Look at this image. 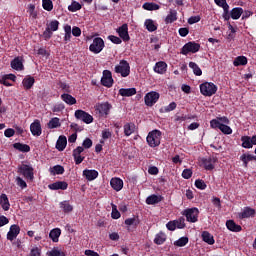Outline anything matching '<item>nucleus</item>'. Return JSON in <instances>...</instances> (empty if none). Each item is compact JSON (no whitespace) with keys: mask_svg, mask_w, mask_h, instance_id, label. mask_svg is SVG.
Returning a JSON list of instances; mask_svg holds the SVG:
<instances>
[{"mask_svg":"<svg viewBox=\"0 0 256 256\" xmlns=\"http://www.w3.org/2000/svg\"><path fill=\"white\" fill-rule=\"evenodd\" d=\"M189 67L193 70L194 75H196L197 77H201L203 75V71L201 70L199 65H197V63L190 62Z\"/></svg>","mask_w":256,"mask_h":256,"instance_id":"40","label":"nucleus"},{"mask_svg":"<svg viewBox=\"0 0 256 256\" xmlns=\"http://www.w3.org/2000/svg\"><path fill=\"white\" fill-rule=\"evenodd\" d=\"M177 10L170 9L169 14L165 18L166 25H169L171 23H175L177 21Z\"/></svg>","mask_w":256,"mask_h":256,"instance_id":"29","label":"nucleus"},{"mask_svg":"<svg viewBox=\"0 0 256 256\" xmlns=\"http://www.w3.org/2000/svg\"><path fill=\"white\" fill-rule=\"evenodd\" d=\"M202 240L208 245H215V238L207 231L202 232Z\"/></svg>","mask_w":256,"mask_h":256,"instance_id":"35","label":"nucleus"},{"mask_svg":"<svg viewBox=\"0 0 256 256\" xmlns=\"http://www.w3.org/2000/svg\"><path fill=\"white\" fill-rule=\"evenodd\" d=\"M81 4L77 1H73L71 5L68 6V11L71 13H75L77 11H81Z\"/></svg>","mask_w":256,"mask_h":256,"instance_id":"46","label":"nucleus"},{"mask_svg":"<svg viewBox=\"0 0 256 256\" xmlns=\"http://www.w3.org/2000/svg\"><path fill=\"white\" fill-rule=\"evenodd\" d=\"M154 73L158 75H165L167 73V63L165 61H159L154 66Z\"/></svg>","mask_w":256,"mask_h":256,"instance_id":"19","label":"nucleus"},{"mask_svg":"<svg viewBox=\"0 0 256 256\" xmlns=\"http://www.w3.org/2000/svg\"><path fill=\"white\" fill-rule=\"evenodd\" d=\"M201 49V44L190 41L186 43L180 50L181 55H189V53H198V51Z\"/></svg>","mask_w":256,"mask_h":256,"instance_id":"7","label":"nucleus"},{"mask_svg":"<svg viewBox=\"0 0 256 256\" xmlns=\"http://www.w3.org/2000/svg\"><path fill=\"white\" fill-rule=\"evenodd\" d=\"M247 63H248L247 57L238 56L234 59L233 65L234 67H241V65L244 66V65H247Z\"/></svg>","mask_w":256,"mask_h":256,"instance_id":"38","label":"nucleus"},{"mask_svg":"<svg viewBox=\"0 0 256 256\" xmlns=\"http://www.w3.org/2000/svg\"><path fill=\"white\" fill-rule=\"evenodd\" d=\"M255 209L251 207H245L242 212L238 214L239 219H249V217H255Z\"/></svg>","mask_w":256,"mask_h":256,"instance_id":"18","label":"nucleus"},{"mask_svg":"<svg viewBox=\"0 0 256 256\" xmlns=\"http://www.w3.org/2000/svg\"><path fill=\"white\" fill-rule=\"evenodd\" d=\"M12 69H15V71H23L25 69V66L23 65V60H21L20 57L14 58L10 63Z\"/></svg>","mask_w":256,"mask_h":256,"instance_id":"21","label":"nucleus"},{"mask_svg":"<svg viewBox=\"0 0 256 256\" xmlns=\"http://www.w3.org/2000/svg\"><path fill=\"white\" fill-rule=\"evenodd\" d=\"M72 35L74 37H81V28L77 27V26H74L72 28Z\"/></svg>","mask_w":256,"mask_h":256,"instance_id":"63","label":"nucleus"},{"mask_svg":"<svg viewBox=\"0 0 256 256\" xmlns=\"http://www.w3.org/2000/svg\"><path fill=\"white\" fill-rule=\"evenodd\" d=\"M110 185L114 191H121L123 189V180L121 178H112Z\"/></svg>","mask_w":256,"mask_h":256,"instance_id":"24","label":"nucleus"},{"mask_svg":"<svg viewBox=\"0 0 256 256\" xmlns=\"http://www.w3.org/2000/svg\"><path fill=\"white\" fill-rule=\"evenodd\" d=\"M145 26L147 31H149L150 33H153V31H157V26H155V22H153L152 19H147L145 21Z\"/></svg>","mask_w":256,"mask_h":256,"instance_id":"44","label":"nucleus"},{"mask_svg":"<svg viewBox=\"0 0 256 256\" xmlns=\"http://www.w3.org/2000/svg\"><path fill=\"white\" fill-rule=\"evenodd\" d=\"M19 233H21V228L19 227V225H12L9 232L7 233L8 241H14V239H17V235H19Z\"/></svg>","mask_w":256,"mask_h":256,"instance_id":"17","label":"nucleus"},{"mask_svg":"<svg viewBox=\"0 0 256 256\" xmlns=\"http://www.w3.org/2000/svg\"><path fill=\"white\" fill-rule=\"evenodd\" d=\"M182 215L186 217L188 223H197V221H199V208H187L182 212Z\"/></svg>","mask_w":256,"mask_h":256,"instance_id":"5","label":"nucleus"},{"mask_svg":"<svg viewBox=\"0 0 256 256\" xmlns=\"http://www.w3.org/2000/svg\"><path fill=\"white\" fill-rule=\"evenodd\" d=\"M108 39H109V41L114 43V45H121V43H123V41L121 40L122 38L117 37L115 35L108 36Z\"/></svg>","mask_w":256,"mask_h":256,"instance_id":"55","label":"nucleus"},{"mask_svg":"<svg viewBox=\"0 0 256 256\" xmlns=\"http://www.w3.org/2000/svg\"><path fill=\"white\" fill-rule=\"evenodd\" d=\"M35 168H33V165L31 164H24L18 166V173L20 175L24 176V178L27 179V181H33L35 179Z\"/></svg>","mask_w":256,"mask_h":256,"instance_id":"2","label":"nucleus"},{"mask_svg":"<svg viewBox=\"0 0 256 256\" xmlns=\"http://www.w3.org/2000/svg\"><path fill=\"white\" fill-rule=\"evenodd\" d=\"M189 243V238L188 237H181L178 240L174 242V245L176 247H185Z\"/></svg>","mask_w":256,"mask_h":256,"instance_id":"48","label":"nucleus"},{"mask_svg":"<svg viewBox=\"0 0 256 256\" xmlns=\"http://www.w3.org/2000/svg\"><path fill=\"white\" fill-rule=\"evenodd\" d=\"M50 239L53 243H59V237H61V230L59 228H54L49 233Z\"/></svg>","mask_w":256,"mask_h":256,"instance_id":"34","label":"nucleus"},{"mask_svg":"<svg viewBox=\"0 0 256 256\" xmlns=\"http://www.w3.org/2000/svg\"><path fill=\"white\" fill-rule=\"evenodd\" d=\"M22 85L26 91H29L35 85V78L33 76H26L22 81Z\"/></svg>","mask_w":256,"mask_h":256,"instance_id":"26","label":"nucleus"},{"mask_svg":"<svg viewBox=\"0 0 256 256\" xmlns=\"http://www.w3.org/2000/svg\"><path fill=\"white\" fill-rule=\"evenodd\" d=\"M16 185H18V187H21V189H27V182H25V180H23V178L21 177H16Z\"/></svg>","mask_w":256,"mask_h":256,"instance_id":"56","label":"nucleus"},{"mask_svg":"<svg viewBox=\"0 0 256 256\" xmlns=\"http://www.w3.org/2000/svg\"><path fill=\"white\" fill-rule=\"evenodd\" d=\"M195 187L197 189H200L201 191L207 189V184H205V181L201 180V179H197L195 181Z\"/></svg>","mask_w":256,"mask_h":256,"instance_id":"54","label":"nucleus"},{"mask_svg":"<svg viewBox=\"0 0 256 256\" xmlns=\"http://www.w3.org/2000/svg\"><path fill=\"white\" fill-rule=\"evenodd\" d=\"M240 161H242L244 167H249V161H251V154H242L240 156Z\"/></svg>","mask_w":256,"mask_h":256,"instance_id":"50","label":"nucleus"},{"mask_svg":"<svg viewBox=\"0 0 256 256\" xmlns=\"http://www.w3.org/2000/svg\"><path fill=\"white\" fill-rule=\"evenodd\" d=\"M112 219H119L121 217V213L119 210H117V205L112 204V213H111Z\"/></svg>","mask_w":256,"mask_h":256,"instance_id":"52","label":"nucleus"},{"mask_svg":"<svg viewBox=\"0 0 256 256\" xmlns=\"http://www.w3.org/2000/svg\"><path fill=\"white\" fill-rule=\"evenodd\" d=\"M48 256H65V254L58 248H53L50 252H48Z\"/></svg>","mask_w":256,"mask_h":256,"instance_id":"57","label":"nucleus"},{"mask_svg":"<svg viewBox=\"0 0 256 256\" xmlns=\"http://www.w3.org/2000/svg\"><path fill=\"white\" fill-rule=\"evenodd\" d=\"M241 15H243V8L241 7H235L230 11V17L234 21H237V19H241Z\"/></svg>","mask_w":256,"mask_h":256,"instance_id":"31","label":"nucleus"},{"mask_svg":"<svg viewBox=\"0 0 256 256\" xmlns=\"http://www.w3.org/2000/svg\"><path fill=\"white\" fill-rule=\"evenodd\" d=\"M226 227L229 231H232L233 233H239L242 231V227L241 225H238L237 223H235V221L233 220H228L226 221Z\"/></svg>","mask_w":256,"mask_h":256,"instance_id":"22","label":"nucleus"},{"mask_svg":"<svg viewBox=\"0 0 256 256\" xmlns=\"http://www.w3.org/2000/svg\"><path fill=\"white\" fill-rule=\"evenodd\" d=\"M177 109V103L172 102L168 106L160 109V113H170V111H175Z\"/></svg>","mask_w":256,"mask_h":256,"instance_id":"47","label":"nucleus"},{"mask_svg":"<svg viewBox=\"0 0 256 256\" xmlns=\"http://www.w3.org/2000/svg\"><path fill=\"white\" fill-rule=\"evenodd\" d=\"M83 149H91L93 147V140L86 138L82 143Z\"/></svg>","mask_w":256,"mask_h":256,"instance_id":"59","label":"nucleus"},{"mask_svg":"<svg viewBox=\"0 0 256 256\" xmlns=\"http://www.w3.org/2000/svg\"><path fill=\"white\" fill-rule=\"evenodd\" d=\"M83 177H85L87 181H95V179L99 177V172L97 170L85 169L83 170Z\"/></svg>","mask_w":256,"mask_h":256,"instance_id":"20","label":"nucleus"},{"mask_svg":"<svg viewBox=\"0 0 256 256\" xmlns=\"http://www.w3.org/2000/svg\"><path fill=\"white\" fill-rule=\"evenodd\" d=\"M69 187V184L65 181H56L50 185H48V189H51V191H66V189Z\"/></svg>","mask_w":256,"mask_h":256,"instance_id":"16","label":"nucleus"},{"mask_svg":"<svg viewBox=\"0 0 256 256\" xmlns=\"http://www.w3.org/2000/svg\"><path fill=\"white\" fill-rule=\"evenodd\" d=\"M119 95H121V97H133V95H137V89H135V88H121L119 90Z\"/></svg>","mask_w":256,"mask_h":256,"instance_id":"25","label":"nucleus"},{"mask_svg":"<svg viewBox=\"0 0 256 256\" xmlns=\"http://www.w3.org/2000/svg\"><path fill=\"white\" fill-rule=\"evenodd\" d=\"M142 9H144L145 11H159V9H161V6L153 2H145L142 5Z\"/></svg>","mask_w":256,"mask_h":256,"instance_id":"32","label":"nucleus"},{"mask_svg":"<svg viewBox=\"0 0 256 256\" xmlns=\"http://www.w3.org/2000/svg\"><path fill=\"white\" fill-rule=\"evenodd\" d=\"M42 37L45 41H49L53 37V32L49 31V28H46L45 31L42 34Z\"/></svg>","mask_w":256,"mask_h":256,"instance_id":"62","label":"nucleus"},{"mask_svg":"<svg viewBox=\"0 0 256 256\" xmlns=\"http://www.w3.org/2000/svg\"><path fill=\"white\" fill-rule=\"evenodd\" d=\"M49 29L50 32L59 31V21L58 20H52L46 27Z\"/></svg>","mask_w":256,"mask_h":256,"instance_id":"45","label":"nucleus"},{"mask_svg":"<svg viewBox=\"0 0 256 256\" xmlns=\"http://www.w3.org/2000/svg\"><path fill=\"white\" fill-rule=\"evenodd\" d=\"M14 149H16L17 151H20L21 153H29V151H31V147L27 144H23V143H14L13 144Z\"/></svg>","mask_w":256,"mask_h":256,"instance_id":"33","label":"nucleus"},{"mask_svg":"<svg viewBox=\"0 0 256 256\" xmlns=\"http://www.w3.org/2000/svg\"><path fill=\"white\" fill-rule=\"evenodd\" d=\"M30 131L34 137H41L43 129L41 128V121H39V119L34 120L30 124Z\"/></svg>","mask_w":256,"mask_h":256,"instance_id":"13","label":"nucleus"},{"mask_svg":"<svg viewBox=\"0 0 256 256\" xmlns=\"http://www.w3.org/2000/svg\"><path fill=\"white\" fill-rule=\"evenodd\" d=\"M117 33L124 42L130 41L131 37L129 36V26L127 24L120 26L117 29Z\"/></svg>","mask_w":256,"mask_h":256,"instance_id":"15","label":"nucleus"},{"mask_svg":"<svg viewBox=\"0 0 256 256\" xmlns=\"http://www.w3.org/2000/svg\"><path fill=\"white\" fill-rule=\"evenodd\" d=\"M50 173L51 175H63V173H65V168L61 165H55L50 168Z\"/></svg>","mask_w":256,"mask_h":256,"instance_id":"41","label":"nucleus"},{"mask_svg":"<svg viewBox=\"0 0 256 256\" xmlns=\"http://www.w3.org/2000/svg\"><path fill=\"white\" fill-rule=\"evenodd\" d=\"M101 85L104 87H113V78H101Z\"/></svg>","mask_w":256,"mask_h":256,"instance_id":"53","label":"nucleus"},{"mask_svg":"<svg viewBox=\"0 0 256 256\" xmlns=\"http://www.w3.org/2000/svg\"><path fill=\"white\" fill-rule=\"evenodd\" d=\"M146 141L149 147H159L161 145V132L159 130H152L148 133Z\"/></svg>","mask_w":256,"mask_h":256,"instance_id":"4","label":"nucleus"},{"mask_svg":"<svg viewBox=\"0 0 256 256\" xmlns=\"http://www.w3.org/2000/svg\"><path fill=\"white\" fill-rule=\"evenodd\" d=\"M60 209H62L63 213H71L73 211V205L69 204V201L65 200L60 202Z\"/></svg>","mask_w":256,"mask_h":256,"instance_id":"39","label":"nucleus"},{"mask_svg":"<svg viewBox=\"0 0 256 256\" xmlns=\"http://www.w3.org/2000/svg\"><path fill=\"white\" fill-rule=\"evenodd\" d=\"M0 205L3 211H9V209H11V203H9V197H7V194L0 195Z\"/></svg>","mask_w":256,"mask_h":256,"instance_id":"23","label":"nucleus"},{"mask_svg":"<svg viewBox=\"0 0 256 256\" xmlns=\"http://www.w3.org/2000/svg\"><path fill=\"white\" fill-rule=\"evenodd\" d=\"M125 225H127L128 227H131V225L133 227H138L139 223H141V221L139 220V217H133V218H128L125 220Z\"/></svg>","mask_w":256,"mask_h":256,"instance_id":"42","label":"nucleus"},{"mask_svg":"<svg viewBox=\"0 0 256 256\" xmlns=\"http://www.w3.org/2000/svg\"><path fill=\"white\" fill-rule=\"evenodd\" d=\"M135 133V124L134 123H126L124 125V135L129 137Z\"/></svg>","mask_w":256,"mask_h":256,"instance_id":"36","label":"nucleus"},{"mask_svg":"<svg viewBox=\"0 0 256 256\" xmlns=\"http://www.w3.org/2000/svg\"><path fill=\"white\" fill-rule=\"evenodd\" d=\"M5 137L11 138L15 135V130L13 128H8L4 131Z\"/></svg>","mask_w":256,"mask_h":256,"instance_id":"64","label":"nucleus"},{"mask_svg":"<svg viewBox=\"0 0 256 256\" xmlns=\"http://www.w3.org/2000/svg\"><path fill=\"white\" fill-rule=\"evenodd\" d=\"M217 85L213 82H204L200 84V93L204 97H213L217 93Z\"/></svg>","mask_w":256,"mask_h":256,"instance_id":"3","label":"nucleus"},{"mask_svg":"<svg viewBox=\"0 0 256 256\" xmlns=\"http://www.w3.org/2000/svg\"><path fill=\"white\" fill-rule=\"evenodd\" d=\"M94 109L98 117H103L104 119H107V117H109V113H111V109H113V105H111V103L109 102L97 103L94 106Z\"/></svg>","mask_w":256,"mask_h":256,"instance_id":"1","label":"nucleus"},{"mask_svg":"<svg viewBox=\"0 0 256 256\" xmlns=\"http://www.w3.org/2000/svg\"><path fill=\"white\" fill-rule=\"evenodd\" d=\"M42 7L45 11H53V1L42 0Z\"/></svg>","mask_w":256,"mask_h":256,"instance_id":"49","label":"nucleus"},{"mask_svg":"<svg viewBox=\"0 0 256 256\" xmlns=\"http://www.w3.org/2000/svg\"><path fill=\"white\" fill-rule=\"evenodd\" d=\"M199 21H201V16H191L189 19H188V24L189 25H195V23H199Z\"/></svg>","mask_w":256,"mask_h":256,"instance_id":"61","label":"nucleus"},{"mask_svg":"<svg viewBox=\"0 0 256 256\" xmlns=\"http://www.w3.org/2000/svg\"><path fill=\"white\" fill-rule=\"evenodd\" d=\"M159 93L155 91L148 92L144 97V103L147 107H153L159 101Z\"/></svg>","mask_w":256,"mask_h":256,"instance_id":"10","label":"nucleus"},{"mask_svg":"<svg viewBox=\"0 0 256 256\" xmlns=\"http://www.w3.org/2000/svg\"><path fill=\"white\" fill-rule=\"evenodd\" d=\"M103 49H105V41H103V38L101 37L94 38L92 44L89 46V51L95 55L101 53Z\"/></svg>","mask_w":256,"mask_h":256,"instance_id":"8","label":"nucleus"},{"mask_svg":"<svg viewBox=\"0 0 256 256\" xmlns=\"http://www.w3.org/2000/svg\"><path fill=\"white\" fill-rule=\"evenodd\" d=\"M65 147H67V137L61 135L56 142V149L59 151H65Z\"/></svg>","mask_w":256,"mask_h":256,"instance_id":"28","label":"nucleus"},{"mask_svg":"<svg viewBox=\"0 0 256 256\" xmlns=\"http://www.w3.org/2000/svg\"><path fill=\"white\" fill-rule=\"evenodd\" d=\"M201 167H204L206 171H213L215 169V163H217V158H201Z\"/></svg>","mask_w":256,"mask_h":256,"instance_id":"12","label":"nucleus"},{"mask_svg":"<svg viewBox=\"0 0 256 256\" xmlns=\"http://www.w3.org/2000/svg\"><path fill=\"white\" fill-rule=\"evenodd\" d=\"M60 97L64 101V103H66V105H76L77 104V99L69 93H64Z\"/></svg>","mask_w":256,"mask_h":256,"instance_id":"27","label":"nucleus"},{"mask_svg":"<svg viewBox=\"0 0 256 256\" xmlns=\"http://www.w3.org/2000/svg\"><path fill=\"white\" fill-rule=\"evenodd\" d=\"M210 127L212 129H220L224 133V135H231V133H233V129H231V127H229L227 124L221 123L217 119H213L210 121Z\"/></svg>","mask_w":256,"mask_h":256,"instance_id":"9","label":"nucleus"},{"mask_svg":"<svg viewBox=\"0 0 256 256\" xmlns=\"http://www.w3.org/2000/svg\"><path fill=\"white\" fill-rule=\"evenodd\" d=\"M74 115L76 119L83 121V123H86V125L93 123V117L91 114L85 112L84 110H76Z\"/></svg>","mask_w":256,"mask_h":256,"instance_id":"11","label":"nucleus"},{"mask_svg":"<svg viewBox=\"0 0 256 256\" xmlns=\"http://www.w3.org/2000/svg\"><path fill=\"white\" fill-rule=\"evenodd\" d=\"M65 109V104L63 103H59L54 105V107L52 108L53 113H61V111H63Z\"/></svg>","mask_w":256,"mask_h":256,"instance_id":"58","label":"nucleus"},{"mask_svg":"<svg viewBox=\"0 0 256 256\" xmlns=\"http://www.w3.org/2000/svg\"><path fill=\"white\" fill-rule=\"evenodd\" d=\"M47 125L48 129H57V127L61 125V122L58 117H54L48 122Z\"/></svg>","mask_w":256,"mask_h":256,"instance_id":"43","label":"nucleus"},{"mask_svg":"<svg viewBox=\"0 0 256 256\" xmlns=\"http://www.w3.org/2000/svg\"><path fill=\"white\" fill-rule=\"evenodd\" d=\"M115 73L121 74V77H129L131 74V66L127 60H121L118 65L115 66Z\"/></svg>","mask_w":256,"mask_h":256,"instance_id":"6","label":"nucleus"},{"mask_svg":"<svg viewBox=\"0 0 256 256\" xmlns=\"http://www.w3.org/2000/svg\"><path fill=\"white\" fill-rule=\"evenodd\" d=\"M242 147L244 149H253V145H256V135L250 137V136H242Z\"/></svg>","mask_w":256,"mask_h":256,"instance_id":"14","label":"nucleus"},{"mask_svg":"<svg viewBox=\"0 0 256 256\" xmlns=\"http://www.w3.org/2000/svg\"><path fill=\"white\" fill-rule=\"evenodd\" d=\"M165 241H167L166 233L160 232L155 236L154 243L156 245H163V243H165Z\"/></svg>","mask_w":256,"mask_h":256,"instance_id":"37","label":"nucleus"},{"mask_svg":"<svg viewBox=\"0 0 256 256\" xmlns=\"http://www.w3.org/2000/svg\"><path fill=\"white\" fill-rule=\"evenodd\" d=\"M162 200H163V196H157L155 194H152L146 198V204L157 205V203H161Z\"/></svg>","mask_w":256,"mask_h":256,"instance_id":"30","label":"nucleus"},{"mask_svg":"<svg viewBox=\"0 0 256 256\" xmlns=\"http://www.w3.org/2000/svg\"><path fill=\"white\" fill-rule=\"evenodd\" d=\"M176 229H185V218L180 217L178 220H174Z\"/></svg>","mask_w":256,"mask_h":256,"instance_id":"51","label":"nucleus"},{"mask_svg":"<svg viewBox=\"0 0 256 256\" xmlns=\"http://www.w3.org/2000/svg\"><path fill=\"white\" fill-rule=\"evenodd\" d=\"M183 179H191L193 177V171L191 169H184L182 172Z\"/></svg>","mask_w":256,"mask_h":256,"instance_id":"60","label":"nucleus"}]
</instances>
